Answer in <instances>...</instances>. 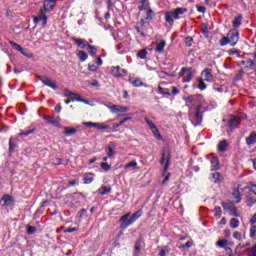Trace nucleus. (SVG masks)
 <instances>
[{"mask_svg": "<svg viewBox=\"0 0 256 256\" xmlns=\"http://www.w3.org/2000/svg\"><path fill=\"white\" fill-rule=\"evenodd\" d=\"M221 174L219 172H215L212 174V181L215 184L221 183Z\"/></svg>", "mask_w": 256, "mask_h": 256, "instance_id": "nucleus-35", "label": "nucleus"}, {"mask_svg": "<svg viewBox=\"0 0 256 256\" xmlns=\"http://www.w3.org/2000/svg\"><path fill=\"white\" fill-rule=\"evenodd\" d=\"M26 233L28 235H35V233H37V227L28 225L26 228Z\"/></svg>", "mask_w": 256, "mask_h": 256, "instance_id": "nucleus-37", "label": "nucleus"}, {"mask_svg": "<svg viewBox=\"0 0 256 256\" xmlns=\"http://www.w3.org/2000/svg\"><path fill=\"white\" fill-rule=\"evenodd\" d=\"M255 65H256V53H254V60L246 61V67H248V69H253V67H255Z\"/></svg>", "mask_w": 256, "mask_h": 256, "instance_id": "nucleus-36", "label": "nucleus"}, {"mask_svg": "<svg viewBox=\"0 0 256 256\" xmlns=\"http://www.w3.org/2000/svg\"><path fill=\"white\" fill-rule=\"evenodd\" d=\"M250 223H251V225H255V223H256V213L251 217Z\"/></svg>", "mask_w": 256, "mask_h": 256, "instance_id": "nucleus-64", "label": "nucleus"}, {"mask_svg": "<svg viewBox=\"0 0 256 256\" xmlns=\"http://www.w3.org/2000/svg\"><path fill=\"white\" fill-rule=\"evenodd\" d=\"M99 67L95 64H88V71H92V73L97 72Z\"/></svg>", "mask_w": 256, "mask_h": 256, "instance_id": "nucleus-52", "label": "nucleus"}, {"mask_svg": "<svg viewBox=\"0 0 256 256\" xmlns=\"http://www.w3.org/2000/svg\"><path fill=\"white\" fill-rule=\"evenodd\" d=\"M213 213L216 219H221V216L223 215V210H221L220 206H215Z\"/></svg>", "mask_w": 256, "mask_h": 256, "instance_id": "nucleus-31", "label": "nucleus"}, {"mask_svg": "<svg viewBox=\"0 0 256 256\" xmlns=\"http://www.w3.org/2000/svg\"><path fill=\"white\" fill-rule=\"evenodd\" d=\"M190 68H185L183 67L180 72L178 73V77H183L184 75H187V72L189 71Z\"/></svg>", "mask_w": 256, "mask_h": 256, "instance_id": "nucleus-56", "label": "nucleus"}, {"mask_svg": "<svg viewBox=\"0 0 256 256\" xmlns=\"http://www.w3.org/2000/svg\"><path fill=\"white\" fill-rule=\"evenodd\" d=\"M204 81V79H199L198 81V89H200V91H205L207 89V85Z\"/></svg>", "mask_w": 256, "mask_h": 256, "instance_id": "nucleus-41", "label": "nucleus"}, {"mask_svg": "<svg viewBox=\"0 0 256 256\" xmlns=\"http://www.w3.org/2000/svg\"><path fill=\"white\" fill-rule=\"evenodd\" d=\"M169 251H171V249H169V246H165L160 250L158 256H167V253H169Z\"/></svg>", "mask_w": 256, "mask_h": 256, "instance_id": "nucleus-44", "label": "nucleus"}, {"mask_svg": "<svg viewBox=\"0 0 256 256\" xmlns=\"http://www.w3.org/2000/svg\"><path fill=\"white\" fill-rule=\"evenodd\" d=\"M146 15H147V17L145 19L140 20L141 27H145V23H146L147 19H149L150 21L153 20V10L147 8Z\"/></svg>", "mask_w": 256, "mask_h": 256, "instance_id": "nucleus-19", "label": "nucleus"}, {"mask_svg": "<svg viewBox=\"0 0 256 256\" xmlns=\"http://www.w3.org/2000/svg\"><path fill=\"white\" fill-rule=\"evenodd\" d=\"M124 169L126 171H136V169H139V167L137 166V161L129 162L124 166Z\"/></svg>", "mask_w": 256, "mask_h": 256, "instance_id": "nucleus-21", "label": "nucleus"}, {"mask_svg": "<svg viewBox=\"0 0 256 256\" xmlns=\"http://www.w3.org/2000/svg\"><path fill=\"white\" fill-rule=\"evenodd\" d=\"M211 171H219V158L214 157L211 160Z\"/></svg>", "mask_w": 256, "mask_h": 256, "instance_id": "nucleus-27", "label": "nucleus"}, {"mask_svg": "<svg viewBox=\"0 0 256 256\" xmlns=\"http://www.w3.org/2000/svg\"><path fill=\"white\" fill-rule=\"evenodd\" d=\"M247 201L249 202L248 207H253V205L256 203V199L253 197H248Z\"/></svg>", "mask_w": 256, "mask_h": 256, "instance_id": "nucleus-59", "label": "nucleus"}, {"mask_svg": "<svg viewBox=\"0 0 256 256\" xmlns=\"http://www.w3.org/2000/svg\"><path fill=\"white\" fill-rule=\"evenodd\" d=\"M167 45V41L165 40H161L156 42V53H159L161 55V53H163V51L165 50V46Z\"/></svg>", "mask_w": 256, "mask_h": 256, "instance_id": "nucleus-18", "label": "nucleus"}, {"mask_svg": "<svg viewBox=\"0 0 256 256\" xmlns=\"http://www.w3.org/2000/svg\"><path fill=\"white\" fill-rule=\"evenodd\" d=\"M228 39L231 47H235L239 42V31L237 29H233L228 33Z\"/></svg>", "mask_w": 256, "mask_h": 256, "instance_id": "nucleus-9", "label": "nucleus"}, {"mask_svg": "<svg viewBox=\"0 0 256 256\" xmlns=\"http://www.w3.org/2000/svg\"><path fill=\"white\" fill-rule=\"evenodd\" d=\"M158 92L160 95H171V92L167 88H163L161 86H158Z\"/></svg>", "mask_w": 256, "mask_h": 256, "instance_id": "nucleus-42", "label": "nucleus"}, {"mask_svg": "<svg viewBox=\"0 0 256 256\" xmlns=\"http://www.w3.org/2000/svg\"><path fill=\"white\" fill-rule=\"evenodd\" d=\"M130 83L133 85V87H141V85H143V82L139 79L132 80Z\"/></svg>", "mask_w": 256, "mask_h": 256, "instance_id": "nucleus-50", "label": "nucleus"}, {"mask_svg": "<svg viewBox=\"0 0 256 256\" xmlns=\"http://www.w3.org/2000/svg\"><path fill=\"white\" fill-rule=\"evenodd\" d=\"M249 191H251V193H254L256 195V184H252L250 183V185L248 186Z\"/></svg>", "mask_w": 256, "mask_h": 256, "instance_id": "nucleus-60", "label": "nucleus"}, {"mask_svg": "<svg viewBox=\"0 0 256 256\" xmlns=\"http://www.w3.org/2000/svg\"><path fill=\"white\" fill-rule=\"evenodd\" d=\"M160 165H165L164 171H167L169 169V166L171 165V153L169 152V150H167V148L162 149V157L160 159Z\"/></svg>", "mask_w": 256, "mask_h": 256, "instance_id": "nucleus-4", "label": "nucleus"}, {"mask_svg": "<svg viewBox=\"0 0 256 256\" xmlns=\"http://www.w3.org/2000/svg\"><path fill=\"white\" fill-rule=\"evenodd\" d=\"M64 96H65V97H68V99H71V97L73 96V92H71V91L65 89V90H64Z\"/></svg>", "mask_w": 256, "mask_h": 256, "instance_id": "nucleus-62", "label": "nucleus"}, {"mask_svg": "<svg viewBox=\"0 0 256 256\" xmlns=\"http://www.w3.org/2000/svg\"><path fill=\"white\" fill-rule=\"evenodd\" d=\"M109 129V126L101 123H93V122H83L81 125L77 126V129Z\"/></svg>", "mask_w": 256, "mask_h": 256, "instance_id": "nucleus-5", "label": "nucleus"}, {"mask_svg": "<svg viewBox=\"0 0 256 256\" xmlns=\"http://www.w3.org/2000/svg\"><path fill=\"white\" fill-rule=\"evenodd\" d=\"M135 30L137 31V34L140 35L141 37H145V32L142 31L139 26H135Z\"/></svg>", "mask_w": 256, "mask_h": 256, "instance_id": "nucleus-61", "label": "nucleus"}, {"mask_svg": "<svg viewBox=\"0 0 256 256\" xmlns=\"http://www.w3.org/2000/svg\"><path fill=\"white\" fill-rule=\"evenodd\" d=\"M87 49L88 53L92 55V57H94V55H97V48H95L94 46L88 45Z\"/></svg>", "mask_w": 256, "mask_h": 256, "instance_id": "nucleus-46", "label": "nucleus"}, {"mask_svg": "<svg viewBox=\"0 0 256 256\" xmlns=\"http://www.w3.org/2000/svg\"><path fill=\"white\" fill-rule=\"evenodd\" d=\"M43 119L52 127H61V117L59 116L44 115Z\"/></svg>", "mask_w": 256, "mask_h": 256, "instance_id": "nucleus-6", "label": "nucleus"}, {"mask_svg": "<svg viewBox=\"0 0 256 256\" xmlns=\"http://www.w3.org/2000/svg\"><path fill=\"white\" fill-rule=\"evenodd\" d=\"M153 135L156 137V139H158L159 141H161L163 139V137L161 136V132H159V129H154L153 130Z\"/></svg>", "mask_w": 256, "mask_h": 256, "instance_id": "nucleus-54", "label": "nucleus"}, {"mask_svg": "<svg viewBox=\"0 0 256 256\" xmlns=\"http://www.w3.org/2000/svg\"><path fill=\"white\" fill-rule=\"evenodd\" d=\"M222 207L224 211H230V215L233 217H241V214L237 212V207L231 203L222 202Z\"/></svg>", "mask_w": 256, "mask_h": 256, "instance_id": "nucleus-8", "label": "nucleus"}, {"mask_svg": "<svg viewBox=\"0 0 256 256\" xmlns=\"http://www.w3.org/2000/svg\"><path fill=\"white\" fill-rule=\"evenodd\" d=\"M234 239H237L238 241H243V235L239 231H235L233 234Z\"/></svg>", "mask_w": 256, "mask_h": 256, "instance_id": "nucleus-53", "label": "nucleus"}, {"mask_svg": "<svg viewBox=\"0 0 256 256\" xmlns=\"http://www.w3.org/2000/svg\"><path fill=\"white\" fill-rule=\"evenodd\" d=\"M55 5H57V0H45L44 1V11L45 13H50L55 9Z\"/></svg>", "mask_w": 256, "mask_h": 256, "instance_id": "nucleus-13", "label": "nucleus"}, {"mask_svg": "<svg viewBox=\"0 0 256 256\" xmlns=\"http://www.w3.org/2000/svg\"><path fill=\"white\" fill-rule=\"evenodd\" d=\"M227 243H229V241H227L226 239H222L217 242V245H218V247L223 248V247H227Z\"/></svg>", "mask_w": 256, "mask_h": 256, "instance_id": "nucleus-55", "label": "nucleus"}, {"mask_svg": "<svg viewBox=\"0 0 256 256\" xmlns=\"http://www.w3.org/2000/svg\"><path fill=\"white\" fill-rule=\"evenodd\" d=\"M39 21H43L44 27L47 25V15H45L43 10H41L40 15L33 16V22L35 23V25H37V23H39Z\"/></svg>", "mask_w": 256, "mask_h": 256, "instance_id": "nucleus-15", "label": "nucleus"}, {"mask_svg": "<svg viewBox=\"0 0 256 256\" xmlns=\"http://www.w3.org/2000/svg\"><path fill=\"white\" fill-rule=\"evenodd\" d=\"M111 74L113 75V77H122L123 74L121 73V67H112Z\"/></svg>", "mask_w": 256, "mask_h": 256, "instance_id": "nucleus-28", "label": "nucleus"}, {"mask_svg": "<svg viewBox=\"0 0 256 256\" xmlns=\"http://www.w3.org/2000/svg\"><path fill=\"white\" fill-rule=\"evenodd\" d=\"M115 149H116L115 144L113 142H110L108 144V147L106 148V154H107V157H109V159H111V157H113V155L117 153Z\"/></svg>", "mask_w": 256, "mask_h": 256, "instance_id": "nucleus-17", "label": "nucleus"}, {"mask_svg": "<svg viewBox=\"0 0 256 256\" xmlns=\"http://www.w3.org/2000/svg\"><path fill=\"white\" fill-rule=\"evenodd\" d=\"M70 99L71 101H79L80 103H86V105H89V101L81 98V95L77 93H73Z\"/></svg>", "mask_w": 256, "mask_h": 256, "instance_id": "nucleus-22", "label": "nucleus"}, {"mask_svg": "<svg viewBox=\"0 0 256 256\" xmlns=\"http://www.w3.org/2000/svg\"><path fill=\"white\" fill-rule=\"evenodd\" d=\"M77 56L79 57L80 61H82V62L87 61V59L89 57L85 51H79Z\"/></svg>", "mask_w": 256, "mask_h": 256, "instance_id": "nucleus-40", "label": "nucleus"}, {"mask_svg": "<svg viewBox=\"0 0 256 256\" xmlns=\"http://www.w3.org/2000/svg\"><path fill=\"white\" fill-rule=\"evenodd\" d=\"M10 45L13 47V49H15L16 51H19L22 55H24L25 57H29V52H27V49L22 48L21 45L13 42V41H9Z\"/></svg>", "mask_w": 256, "mask_h": 256, "instance_id": "nucleus-14", "label": "nucleus"}, {"mask_svg": "<svg viewBox=\"0 0 256 256\" xmlns=\"http://www.w3.org/2000/svg\"><path fill=\"white\" fill-rule=\"evenodd\" d=\"M138 3L140 4L138 7L139 11H145L149 9V2H147V0H139Z\"/></svg>", "mask_w": 256, "mask_h": 256, "instance_id": "nucleus-29", "label": "nucleus"}, {"mask_svg": "<svg viewBox=\"0 0 256 256\" xmlns=\"http://www.w3.org/2000/svg\"><path fill=\"white\" fill-rule=\"evenodd\" d=\"M243 22V16H237L234 18L233 22H232V27H234V29H237L238 27H241V23Z\"/></svg>", "mask_w": 256, "mask_h": 256, "instance_id": "nucleus-23", "label": "nucleus"}, {"mask_svg": "<svg viewBox=\"0 0 256 256\" xmlns=\"http://www.w3.org/2000/svg\"><path fill=\"white\" fill-rule=\"evenodd\" d=\"M142 216H143V209H139L134 214H132V216H131V212L126 213L124 216H122L119 219L120 229H123V230L127 229V227H130V225H133L135 221H137L138 219H141Z\"/></svg>", "mask_w": 256, "mask_h": 256, "instance_id": "nucleus-2", "label": "nucleus"}, {"mask_svg": "<svg viewBox=\"0 0 256 256\" xmlns=\"http://www.w3.org/2000/svg\"><path fill=\"white\" fill-rule=\"evenodd\" d=\"M246 143L247 145L251 146V145H255L256 143V133L252 132L249 137L246 138Z\"/></svg>", "mask_w": 256, "mask_h": 256, "instance_id": "nucleus-24", "label": "nucleus"}, {"mask_svg": "<svg viewBox=\"0 0 256 256\" xmlns=\"http://www.w3.org/2000/svg\"><path fill=\"white\" fill-rule=\"evenodd\" d=\"M183 99L186 103L192 104V106H189V117L194 127H197V125H201L203 121V105H197V96L190 95L188 97H184Z\"/></svg>", "mask_w": 256, "mask_h": 256, "instance_id": "nucleus-1", "label": "nucleus"}, {"mask_svg": "<svg viewBox=\"0 0 256 256\" xmlns=\"http://www.w3.org/2000/svg\"><path fill=\"white\" fill-rule=\"evenodd\" d=\"M185 83H189L191 81V79H193V72H192V69L189 68V71L186 73V76H185Z\"/></svg>", "mask_w": 256, "mask_h": 256, "instance_id": "nucleus-43", "label": "nucleus"}, {"mask_svg": "<svg viewBox=\"0 0 256 256\" xmlns=\"http://www.w3.org/2000/svg\"><path fill=\"white\" fill-rule=\"evenodd\" d=\"M245 119L244 115H232L229 119V127L231 129H235V127H239L241 121Z\"/></svg>", "mask_w": 256, "mask_h": 256, "instance_id": "nucleus-7", "label": "nucleus"}, {"mask_svg": "<svg viewBox=\"0 0 256 256\" xmlns=\"http://www.w3.org/2000/svg\"><path fill=\"white\" fill-rule=\"evenodd\" d=\"M202 77L204 81H208V83H213L215 81V76H213V70L211 68H206L202 71Z\"/></svg>", "mask_w": 256, "mask_h": 256, "instance_id": "nucleus-11", "label": "nucleus"}, {"mask_svg": "<svg viewBox=\"0 0 256 256\" xmlns=\"http://www.w3.org/2000/svg\"><path fill=\"white\" fill-rule=\"evenodd\" d=\"M2 201H4V205H6V207H13V205H15V199H13L9 194H5L2 197Z\"/></svg>", "mask_w": 256, "mask_h": 256, "instance_id": "nucleus-16", "label": "nucleus"}, {"mask_svg": "<svg viewBox=\"0 0 256 256\" xmlns=\"http://www.w3.org/2000/svg\"><path fill=\"white\" fill-rule=\"evenodd\" d=\"M239 53H241V50H239V49L232 48V49L228 50V54H230V55H239Z\"/></svg>", "mask_w": 256, "mask_h": 256, "instance_id": "nucleus-58", "label": "nucleus"}, {"mask_svg": "<svg viewBox=\"0 0 256 256\" xmlns=\"http://www.w3.org/2000/svg\"><path fill=\"white\" fill-rule=\"evenodd\" d=\"M34 131H35L34 129L26 130V131H21V132L18 134L17 139H18V140H20V139H25V137H29V135H31Z\"/></svg>", "mask_w": 256, "mask_h": 256, "instance_id": "nucleus-26", "label": "nucleus"}, {"mask_svg": "<svg viewBox=\"0 0 256 256\" xmlns=\"http://www.w3.org/2000/svg\"><path fill=\"white\" fill-rule=\"evenodd\" d=\"M232 197L236 199V203H241V192L239 190H234L232 193Z\"/></svg>", "mask_w": 256, "mask_h": 256, "instance_id": "nucleus-34", "label": "nucleus"}, {"mask_svg": "<svg viewBox=\"0 0 256 256\" xmlns=\"http://www.w3.org/2000/svg\"><path fill=\"white\" fill-rule=\"evenodd\" d=\"M129 119L131 118H124L122 121H120L119 123H114L113 124V128L117 129V127H121V125H123V123H127V121H129Z\"/></svg>", "mask_w": 256, "mask_h": 256, "instance_id": "nucleus-51", "label": "nucleus"}, {"mask_svg": "<svg viewBox=\"0 0 256 256\" xmlns=\"http://www.w3.org/2000/svg\"><path fill=\"white\" fill-rule=\"evenodd\" d=\"M98 193L100 195H107V193H111V187L102 186L98 189Z\"/></svg>", "mask_w": 256, "mask_h": 256, "instance_id": "nucleus-33", "label": "nucleus"}, {"mask_svg": "<svg viewBox=\"0 0 256 256\" xmlns=\"http://www.w3.org/2000/svg\"><path fill=\"white\" fill-rule=\"evenodd\" d=\"M93 174H86L84 176V184L85 185H90V183H93Z\"/></svg>", "mask_w": 256, "mask_h": 256, "instance_id": "nucleus-38", "label": "nucleus"}, {"mask_svg": "<svg viewBox=\"0 0 256 256\" xmlns=\"http://www.w3.org/2000/svg\"><path fill=\"white\" fill-rule=\"evenodd\" d=\"M147 55H148L147 48H144L137 52L138 59H147Z\"/></svg>", "mask_w": 256, "mask_h": 256, "instance_id": "nucleus-32", "label": "nucleus"}, {"mask_svg": "<svg viewBox=\"0 0 256 256\" xmlns=\"http://www.w3.org/2000/svg\"><path fill=\"white\" fill-rule=\"evenodd\" d=\"M8 145H9V148H8L9 155H11L12 153H15V149L17 148V144L13 141V138L9 139Z\"/></svg>", "mask_w": 256, "mask_h": 256, "instance_id": "nucleus-30", "label": "nucleus"}, {"mask_svg": "<svg viewBox=\"0 0 256 256\" xmlns=\"http://www.w3.org/2000/svg\"><path fill=\"white\" fill-rule=\"evenodd\" d=\"M250 237H251V239H256V226L255 225L250 226Z\"/></svg>", "mask_w": 256, "mask_h": 256, "instance_id": "nucleus-48", "label": "nucleus"}, {"mask_svg": "<svg viewBox=\"0 0 256 256\" xmlns=\"http://www.w3.org/2000/svg\"><path fill=\"white\" fill-rule=\"evenodd\" d=\"M229 36H224L221 40H220V45L221 47H225V45H229Z\"/></svg>", "mask_w": 256, "mask_h": 256, "instance_id": "nucleus-47", "label": "nucleus"}, {"mask_svg": "<svg viewBox=\"0 0 256 256\" xmlns=\"http://www.w3.org/2000/svg\"><path fill=\"white\" fill-rule=\"evenodd\" d=\"M100 167L103 169V171H111V165H109L107 162H102Z\"/></svg>", "mask_w": 256, "mask_h": 256, "instance_id": "nucleus-49", "label": "nucleus"}, {"mask_svg": "<svg viewBox=\"0 0 256 256\" xmlns=\"http://www.w3.org/2000/svg\"><path fill=\"white\" fill-rule=\"evenodd\" d=\"M185 43L187 47H191V45H193V37L188 36L185 38Z\"/></svg>", "mask_w": 256, "mask_h": 256, "instance_id": "nucleus-57", "label": "nucleus"}, {"mask_svg": "<svg viewBox=\"0 0 256 256\" xmlns=\"http://www.w3.org/2000/svg\"><path fill=\"white\" fill-rule=\"evenodd\" d=\"M230 227H231V229H237V227H239V219L232 218L230 220Z\"/></svg>", "mask_w": 256, "mask_h": 256, "instance_id": "nucleus-39", "label": "nucleus"}, {"mask_svg": "<svg viewBox=\"0 0 256 256\" xmlns=\"http://www.w3.org/2000/svg\"><path fill=\"white\" fill-rule=\"evenodd\" d=\"M187 13V8L179 7L174 9L173 11H169L165 13V21L169 23V25H173L175 19H181L180 15H185Z\"/></svg>", "mask_w": 256, "mask_h": 256, "instance_id": "nucleus-3", "label": "nucleus"}, {"mask_svg": "<svg viewBox=\"0 0 256 256\" xmlns=\"http://www.w3.org/2000/svg\"><path fill=\"white\" fill-rule=\"evenodd\" d=\"M77 133L76 129H67L64 130L63 134L66 135V137H71V135H75Z\"/></svg>", "mask_w": 256, "mask_h": 256, "instance_id": "nucleus-45", "label": "nucleus"}, {"mask_svg": "<svg viewBox=\"0 0 256 256\" xmlns=\"http://www.w3.org/2000/svg\"><path fill=\"white\" fill-rule=\"evenodd\" d=\"M72 41L77 44L80 49H85L87 47V40L81 38H72Z\"/></svg>", "mask_w": 256, "mask_h": 256, "instance_id": "nucleus-20", "label": "nucleus"}, {"mask_svg": "<svg viewBox=\"0 0 256 256\" xmlns=\"http://www.w3.org/2000/svg\"><path fill=\"white\" fill-rule=\"evenodd\" d=\"M40 81H42V83L44 85H46V87H50L51 89H54V91H56V89L59 88L53 80H51L45 76H41Z\"/></svg>", "mask_w": 256, "mask_h": 256, "instance_id": "nucleus-12", "label": "nucleus"}, {"mask_svg": "<svg viewBox=\"0 0 256 256\" xmlns=\"http://www.w3.org/2000/svg\"><path fill=\"white\" fill-rule=\"evenodd\" d=\"M108 109H110L111 113H127L129 108L121 105H114L113 103H108Z\"/></svg>", "mask_w": 256, "mask_h": 256, "instance_id": "nucleus-10", "label": "nucleus"}, {"mask_svg": "<svg viewBox=\"0 0 256 256\" xmlns=\"http://www.w3.org/2000/svg\"><path fill=\"white\" fill-rule=\"evenodd\" d=\"M225 253L227 256H233V250L229 247H225Z\"/></svg>", "mask_w": 256, "mask_h": 256, "instance_id": "nucleus-63", "label": "nucleus"}, {"mask_svg": "<svg viewBox=\"0 0 256 256\" xmlns=\"http://www.w3.org/2000/svg\"><path fill=\"white\" fill-rule=\"evenodd\" d=\"M227 140H222L218 143V151H220V153H225V151H227Z\"/></svg>", "mask_w": 256, "mask_h": 256, "instance_id": "nucleus-25", "label": "nucleus"}]
</instances>
